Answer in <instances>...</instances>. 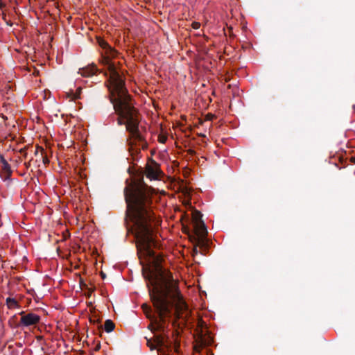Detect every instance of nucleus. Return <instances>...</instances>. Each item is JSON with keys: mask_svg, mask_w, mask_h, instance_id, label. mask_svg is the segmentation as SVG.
Segmentation results:
<instances>
[{"mask_svg": "<svg viewBox=\"0 0 355 355\" xmlns=\"http://www.w3.org/2000/svg\"><path fill=\"white\" fill-rule=\"evenodd\" d=\"M114 112H112V113L110 114V116H111L112 118H113V117H114Z\"/></svg>", "mask_w": 355, "mask_h": 355, "instance_id": "obj_15", "label": "nucleus"}, {"mask_svg": "<svg viewBox=\"0 0 355 355\" xmlns=\"http://www.w3.org/2000/svg\"><path fill=\"white\" fill-rule=\"evenodd\" d=\"M110 93V102L114 110L121 117L126 120L124 122L119 118V125L125 124L126 130L135 139L141 141L143 137L139 130V121L137 118V111L132 106L130 97L125 87L124 81L121 83V89H116L114 84L107 85Z\"/></svg>", "mask_w": 355, "mask_h": 355, "instance_id": "obj_2", "label": "nucleus"}, {"mask_svg": "<svg viewBox=\"0 0 355 355\" xmlns=\"http://www.w3.org/2000/svg\"><path fill=\"white\" fill-rule=\"evenodd\" d=\"M7 304L10 308H12L17 305V302L14 299L8 298Z\"/></svg>", "mask_w": 355, "mask_h": 355, "instance_id": "obj_10", "label": "nucleus"}, {"mask_svg": "<svg viewBox=\"0 0 355 355\" xmlns=\"http://www.w3.org/2000/svg\"><path fill=\"white\" fill-rule=\"evenodd\" d=\"M21 318H20V324L23 327H29L31 325L36 324L39 322L40 320V315L34 313H28L25 314L24 311L20 313Z\"/></svg>", "mask_w": 355, "mask_h": 355, "instance_id": "obj_4", "label": "nucleus"}, {"mask_svg": "<svg viewBox=\"0 0 355 355\" xmlns=\"http://www.w3.org/2000/svg\"><path fill=\"white\" fill-rule=\"evenodd\" d=\"M127 203L128 231L136 239L137 253L156 315L151 320L155 340L147 344L151 350L157 349L163 355L172 347L177 348L178 341L171 340L166 329L167 319L173 315L183 320L189 318L191 311L183 300L171 272L161 266V258L154 248L158 245L153 234V224L158 225L150 209V194L145 185L133 182L125 189Z\"/></svg>", "mask_w": 355, "mask_h": 355, "instance_id": "obj_1", "label": "nucleus"}, {"mask_svg": "<svg viewBox=\"0 0 355 355\" xmlns=\"http://www.w3.org/2000/svg\"><path fill=\"white\" fill-rule=\"evenodd\" d=\"M96 67L94 65L88 66L79 69L78 73L82 76L88 77L91 76L96 72Z\"/></svg>", "mask_w": 355, "mask_h": 355, "instance_id": "obj_6", "label": "nucleus"}, {"mask_svg": "<svg viewBox=\"0 0 355 355\" xmlns=\"http://www.w3.org/2000/svg\"><path fill=\"white\" fill-rule=\"evenodd\" d=\"M158 170L151 166H148L146 168V176L150 180H157L158 178Z\"/></svg>", "mask_w": 355, "mask_h": 355, "instance_id": "obj_7", "label": "nucleus"}, {"mask_svg": "<svg viewBox=\"0 0 355 355\" xmlns=\"http://www.w3.org/2000/svg\"><path fill=\"white\" fill-rule=\"evenodd\" d=\"M2 167L3 169L5 170L6 171H10V166L7 162H3V165L2 166Z\"/></svg>", "mask_w": 355, "mask_h": 355, "instance_id": "obj_11", "label": "nucleus"}, {"mask_svg": "<svg viewBox=\"0 0 355 355\" xmlns=\"http://www.w3.org/2000/svg\"><path fill=\"white\" fill-rule=\"evenodd\" d=\"M4 6L3 3L0 0V8H2Z\"/></svg>", "mask_w": 355, "mask_h": 355, "instance_id": "obj_14", "label": "nucleus"}, {"mask_svg": "<svg viewBox=\"0 0 355 355\" xmlns=\"http://www.w3.org/2000/svg\"><path fill=\"white\" fill-rule=\"evenodd\" d=\"M193 219L195 220L196 228L199 232L201 236L207 234V227L204 221L202 220V214L200 211H195L193 214Z\"/></svg>", "mask_w": 355, "mask_h": 355, "instance_id": "obj_5", "label": "nucleus"}, {"mask_svg": "<svg viewBox=\"0 0 355 355\" xmlns=\"http://www.w3.org/2000/svg\"><path fill=\"white\" fill-rule=\"evenodd\" d=\"M200 24L198 22H193L192 24V27L194 29H198L200 28Z\"/></svg>", "mask_w": 355, "mask_h": 355, "instance_id": "obj_12", "label": "nucleus"}, {"mask_svg": "<svg viewBox=\"0 0 355 355\" xmlns=\"http://www.w3.org/2000/svg\"><path fill=\"white\" fill-rule=\"evenodd\" d=\"M98 44L105 51L102 62L107 67L109 72L108 85L114 84V87L117 88L116 89H121V83L124 80L118 73L114 64L111 61V58L114 56L115 51L103 40H98Z\"/></svg>", "mask_w": 355, "mask_h": 355, "instance_id": "obj_3", "label": "nucleus"}, {"mask_svg": "<svg viewBox=\"0 0 355 355\" xmlns=\"http://www.w3.org/2000/svg\"><path fill=\"white\" fill-rule=\"evenodd\" d=\"M4 162H6V160L2 155H0V164H2V166L3 165Z\"/></svg>", "mask_w": 355, "mask_h": 355, "instance_id": "obj_13", "label": "nucleus"}, {"mask_svg": "<svg viewBox=\"0 0 355 355\" xmlns=\"http://www.w3.org/2000/svg\"><path fill=\"white\" fill-rule=\"evenodd\" d=\"M114 329V324L110 320H107L105 322V331L107 333L112 331Z\"/></svg>", "mask_w": 355, "mask_h": 355, "instance_id": "obj_9", "label": "nucleus"}, {"mask_svg": "<svg viewBox=\"0 0 355 355\" xmlns=\"http://www.w3.org/2000/svg\"><path fill=\"white\" fill-rule=\"evenodd\" d=\"M194 252L196 253V254L198 253V250H197L196 248L194 249Z\"/></svg>", "mask_w": 355, "mask_h": 355, "instance_id": "obj_16", "label": "nucleus"}, {"mask_svg": "<svg viewBox=\"0 0 355 355\" xmlns=\"http://www.w3.org/2000/svg\"><path fill=\"white\" fill-rule=\"evenodd\" d=\"M82 88L81 87H77L76 91H73V89H71L69 92V96L71 97L72 99H78L80 98V94H81Z\"/></svg>", "mask_w": 355, "mask_h": 355, "instance_id": "obj_8", "label": "nucleus"}]
</instances>
